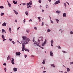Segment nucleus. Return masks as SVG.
<instances>
[{
	"label": "nucleus",
	"instance_id": "1",
	"mask_svg": "<svg viewBox=\"0 0 73 73\" xmlns=\"http://www.w3.org/2000/svg\"><path fill=\"white\" fill-rule=\"evenodd\" d=\"M22 38L23 39L21 41V43L22 44V50L23 52H24L25 50V51L29 52V50L25 48V44H27L29 42V41H30V39L25 36H23Z\"/></svg>",
	"mask_w": 73,
	"mask_h": 73
},
{
	"label": "nucleus",
	"instance_id": "2",
	"mask_svg": "<svg viewBox=\"0 0 73 73\" xmlns=\"http://www.w3.org/2000/svg\"><path fill=\"white\" fill-rule=\"evenodd\" d=\"M35 38H33V42H35ZM34 44L35 46H36V45H37V46H39L42 49H44L43 47H41V45H39L38 43V44L35 41V42L34 43Z\"/></svg>",
	"mask_w": 73,
	"mask_h": 73
},
{
	"label": "nucleus",
	"instance_id": "3",
	"mask_svg": "<svg viewBox=\"0 0 73 73\" xmlns=\"http://www.w3.org/2000/svg\"><path fill=\"white\" fill-rule=\"evenodd\" d=\"M46 39H45L44 42H42V46H44L45 45V44H46Z\"/></svg>",
	"mask_w": 73,
	"mask_h": 73
},
{
	"label": "nucleus",
	"instance_id": "4",
	"mask_svg": "<svg viewBox=\"0 0 73 73\" xmlns=\"http://www.w3.org/2000/svg\"><path fill=\"white\" fill-rule=\"evenodd\" d=\"M10 60H11L12 64H15V63L14 62V59L13 58H12L11 59H10Z\"/></svg>",
	"mask_w": 73,
	"mask_h": 73
},
{
	"label": "nucleus",
	"instance_id": "5",
	"mask_svg": "<svg viewBox=\"0 0 73 73\" xmlns=\"http://www.w3.org/2000/svg\"><path fill=\"white\" fill-rule=\"evenodd\" d=\"M32 1H30L29 3H27V4L28 5H29V4L31 5H32Z\"/></svg>",
	"mask_w": 73,
	"mask_h": 73
},
{
	"label": "nucleus",
	"instance_id": "6",
	"mask_svg": "<svg viewBox=\"0 0 73 73\" xmlns=\"http://www.w3.org/2000/svg\"><path fill=\"white\" fill-rule=\"evenodd\" d=\"M39 39L40 40V41H43V37L42 36L40 37Z\"/></svg>",
	"mask_w": 73,
	"mask_h": 73
},
{
	"label": "nucleus",
	"instance_id": "7",
	"mask_svg": "<svg viewBox=\"0 0 73 73\" xmlns=\"http://www.w3.org/2000/svg\"><path fill=\"white\" fill-rule=\"evenodd\" d=\"M6 33V31H5L4 29H2V33Z\"/></svg>",
	"mask_w": 73,
	"mask_h": 73
},
{
	"label": "nucleus",
	"instance_id": "8",
	"mask_svg": "<svg viewBox=\"0 0 73 73\" xmlns=\"http://www.w3.org/2000/svg\"><path fill=\"white\" fill-rule=\"evenodd\" d=\"M2 25L3 26V27H5V26L7 25V23L4 22L2 24Z\"/></svg>",
	"mask_w": 73,
	"mask_h": 73
},
{
	"label": "nucleus",
	"instance_id": "9",
	"mask_svg": "<svg viewBox=\"0 0 73 73\" xmlns=\"http://www.w3.org/2000/svg\"><path fill=\"white\" fill-rule=\"evenodd\" d=\"M60 0H58L55 2V4H60Z\"/></svg>",
	"mask_w": 73,
	"mask_h": 73
},
{
	"label": "nucleus",
	"instance_id": "10",
	"mask_svg": "<svg viewBox=\"0 0 73 73\" xmlns=\"http://www.w3.org/2000/svg\"><path fill=\"white\" fill-rule=\"evenodd\" d=\"M21 54V53L20 52H16V55L17 56H19L20 54Z\"/></svg>",
	"mask_w": 73,
	"mask_h": 73
},
{
	"label": "nucleus",
	"instance_id": "11",
	"mask_svg": "<svg viewBox=\"0 0 73 73\" xmlns=\"http://www.w3.org/2000/svg\"><path fill=\"white\" fill-rule=\"evenodd\" d=\"M50 56H51V57H53V53L52 52L50 51Z\"/></svg>",
	"mask_w": 73,
	"mask_h": 73
},
{
	"label": "nucleus",
	"instance_id": "12",
	"mask_svg": "<svg viewBox=\"0 0 73 73\" xmlns=\"http://www.w3.org/2000/svg\"><path fill=\"white\" fill-rule=\"evenodd\" d=\"M13 3H14V4H16L17 3V1H13Z\"/></svg>",
	"mask_w": 73,
	"mask_h": 73
},
{
	"label": "nucleus",
	"instance_id": "13",
	"mask_svg": "<svg viewBox=\"0 0 73 73\" xmlns=\"http://www.w3.org/2000/svg\"><path fill=\"white\" fill-rule=\"evenodd\" d=\"M13 70L14 72H16V71H17V69L16 68H13Z\"/></svg>",
	"mask_w": 73,
	"mask_h": 73
},
{
	"label": "nucleus",
	"instance_id": "14",
	"mask_svg": "<svg viewBox=\"0 0 73 73\" xmlns=\"http://www.w3.org/2000/svg\"><path fill=\"white\" fill-rule=\"evenodd\" d=\"M56 13H57L58 14V15H60V13H61V12L60 11H56Z\"/></svg>",
	"mask_w": 73,
	"mask_h": 73
},
{
	"label": "nucleus",
	"instance_id": "15",
	"mask_svg": "<svg viewBox=\"0 0 73 73\" xmlns=\"http://www.w3.org/2000/svg\"><path fill=\"white\" fill-rule=\"evenodd\" d=\"M50 31H51L50 29H49V28H48V29L47 30V32H50Z\"/></svg>",
	"mask_w": 73,
	"mask_h": 73
},
{
	"label": "nucleus",
	"instance_id": "16",
	"mask_svg": "<svg viewBox=\"0 0 73 73\" xmlns=\"http://www.w3.org/2000/svg\"><path fill=\"white\" fill-rule=\"evenodd\" d=\"M63 17H66V14L65 13H63Z\"/></svg>",
	"mask_w": 73,
	"mask_h": 73
},
{
	"label": "nucleus",
	"instance_id": "17",
	"mask_svg": "<svg viewBox=\"0 0 73 73\" xmlns=\"http://www.w3.org/2000/svg\"><path fill=\"white\" fill-rule=\"evenodd\" d=\"M15 13L16 14V15H17V14H18V13L17 12V11H16L14 10H13Z\"/></svg>",
	"mask_w": 73,
	"mask_h": 73
},
{
	"label": "nucleus",
	"instance_id": "18",
	"mask_svg": "<svg viewBox=\"0 0 73 73\" xmlns=\"http://www.w3.org/2000/svg\"><path fill=\"white\" fill-rule=\"evenodd\" d=\"M0 8H1V9H4V7L3 6H1L0 7Z\"/></svg>",
	"mask_w": 73,
	"mask_h": 73
},
{
	"label": "nucleus",
	"instance_id": "19",
	"mask_svg": "<svg viewBox=\"0 0 73 73\" xmlns=\"http://www.w3.org/2000/svg\"><path fill=\"white\" fill-rule=\"evenodd\" d=\"M25 13L27 16H28L29 14H28V11H26L25 12Z\"/></svg>",
	"mask_w": 73,
	"mask_h": 73
},
{
	"label": "nucleus",
	"instance_id": "20",
	"mask_svg": "<svg viewBox=\"0 0 73 73\" xmlns=\"http://www.w3.org/2000/svg\"><path fill=\"white\" fill-rule=\"evenodd\" d=\"M4 15V13H1V16H3V15Z\"/></svg>",
	"mask_w": 73,
	"mask_h": 73
},
{
	"label": "nucleus",
	"instance_id": "21",
	"mask_svg": "<svg viewBox=\"0 0 73 73\" xmlns=\"http://www.w3.org/2000/svg\"><path fill=\"white\" fill-rule=\"evenodd\" d=\"M2 38H3V39L4 38H5V36H4V35H2Z\"/></svg>",
	"mask_w": 73,
	"mask_h": 73
},
{
	"label": "nucleus",
	"instance_id": "22",
	"mask_svg": "<svg viewBox=\"0 0 73 73\" xmlns=\"http://www.w3.org/2000/svg\"><path fill=\"white\" fill-rule=\"evenodd\" d=\"M8 5L9 7H11V6H12V5H11V4L9 3H8Z\"/></svg>",
	"mask_w": 73,
	"mask_h": 73
},
{
	"label": "nucleus",
	"instance_id": "23",
	"mask_svg": "<svg viewBox=\"0 0 73 73\" xmlns=\"http://www.w3.org/2000/svg\"><path fill=\"white\" fill-rule=\"evenodd\" d=\"M70 33L71 35H73V32L72 31H71L70 32Z\"/></svg>",
	"mask_w": 73,
	"mask_h": 73
},
{
	"label": "nucleus",
	"instance_id": "24",
	"mask_svg": "<svg viewBox=\"0 0 73 73\" xmlns=\"http://www.w3.org/2000/svg\"><path fill=\"white\" fill-rule=\"evenodd\" d=\"M67 72H70V69H69V68H67Z\"/></svg>",
	"mask_w": 73,
	"mask_h": 73
},
{
	"label": "nucleus",
	"instance_id": "25",
	"mask_svg": "<svg viewBox=\"0 0 73 73\" xmlns=\"http://www.w3.org/2000/svg\"><path fill=\"white\" fill-rule=\"evenodd\" d=\"M55 20L56 21V23H58V22L59 21V20H58V19H55Z\"/></svg>",
	"mask_w": 73,
	"mask_h": 73
},
{
	"label": "nucleus",
	"instance_id": "26",
	"mask_svg": "<svg viewBox=\"0 0 73 73\" xmlns=\"http://www.w3.org/2000/svg\"><path fill=\"white\" fill-rule=\"evenodd\" d=\"M45 59H44L43 60V62H42V64H45Z\"/></svg>",
	"mask_w": 73,
	"mask_h": 73
},
{
	"label": "nucleus",
	"instance_id": "27",
	"mask_svg": "<svg viewBox=\"0 0 73 73\" xmlns=\"http://www.w3.org/2000/svg\"><path fill=\"white\" fill-rule=\"evenodd\" d=\"M51 66H53L54 68L55 66H54V65L53 64H51Z\"/></svg>",
	"mask_w": 73,
	"mask_h": 73
},
{
	"label": "nucleus",
	"instance_id": "28",
	"mask_svg": "<svg viewBox=\"0 0 73 73\" xmlns=\"http://www.w3.org/2000/svg\"><path fill=\"white\" fill-rule=\"evenodd\" d=\"M9 58H10V56H9L7 58V60H9Z\"/></svg>",
	"mask_w": 73,
	"mask_h": 73
},
{
	"label": "nucleus",
	"instance_id": "29",
	"mask_svg": "<svg viewBox=\"0 0 73 73\" xmlns=\"http://www.w3.org/2000/svg\"><path fill=\"white\" fill-rule=\"evenodd\" d=\"M9 32H10L11 33V28H9Z\"/></svg>",
	"mask_w": 73,
	"mask_h": 73
},
{
	"label": "nucleus",
	"instance_id": "30",
	"mask_svg": "<svg viewBox=\"0 0 73 73\" xmlns=\"http://www.w3.org/2000/svg\"><path fill=\"white\" fill-rule=\"evenodd\" d=\"M51 44H53V43L54 42H53V40H51Z\"/></svg>",
	"mask_w": 73,
	"mask_h": 73
},
{
	"label": "nucleus",
	"instance_id": "31",
	"mask_svg": "<svg viewBox=\"0 0 73 73\" xmlns=\"http://www.w3.org/2000/svg\"><path fill=\"white\" fill-rule=\"evenodd\" d=\"M9 41H12V38H9Z\"/></svg>",
	"mask_w": 73,
	"mask_h": 73
},
{
	"label": "nucleus",
	"instance_id": "32",
	"mask_svg": "<svg viewBox=\"0 0 73 73\" xmlns=\"http://www.w3.org/2000/svg\"><path fill=\"white\" fill-rule=\"evenodd\" d=\"M38 2L39 3H41V0H39Z\"/></svg>",
	"mask_w": 73,
	"mask_h": 73
},
{
	"label": "nucleus",
	"instance_id": "33",
	"mask_svg": "<svg viewBox=\"0 0 73 73\" xmlns=\"http://www.w3.org/2000/svg\"><path fill=\"white\" fill-rule=\"evenodd\" d=\"M70 65H72V64H73V62H71L70 63Z\"/></svg>",
	"mask_w": 73,
	"mask_h": 73
},
{
	"label": "nucleus",
	"instance_id": "34",
	"mask_svg": "<svg viewBox=\"0 0 73 73\" xmlns=\"http://www.w3.org/2000/svg\"><path fill=\"white\" fill-rule=\"evenodd\" d=\"M64 6H65V7H66V3H64Z\"/></svg>",
	"mask_w": 73,
	"mask_h": 73
},
{
	"label": "nucleus",
	"instance_id": "35",
	"mask_svg": "<svg viewBox=\"0 0 73 73\" xmlns=\"http://www.w3.org/2000/svg\"><path fill=\"white\" fill-rule=\"evenodd\" d=\"M42 27H43V26H44V22H42Z\"/></svg>",
	"mask_w": 73,
	"mask_h": 73
},
{
	"label": "nucleus",
	"instance_id": "36",
	"mask_svg": "<svg viewBox=\"0 0 73 73\" xmlns=\"http://www.w3.org/2000/svg\"><path fill=\"white\" fill-rule=\"evenodd\" d=\"M38 42L39 43L40 42V40L39 39L38 40Z\"/></svg>",
	"mask_w": 73,
	"mask_h": 73
},
{
	"label": "nucleus",
	"instance_id": "37",
	"mask_svg": "<svg viewBox=\"0 0 73 73\" xmlns=\"http://www.w3.org/2000/svg\"><path fill=\"white\" fill-rule=\"evenodd\" d=\"M4 70H5V72H7V69L6 68H5Z\"/></svg>",
	"mask_w": 73,
	"mask_h": 73
},
{
	"label": "nucleus",
	"instance_id": "38",
	"mask_svg": "<svg viewBox=\"0 0 73 73\" xmlns=\"http://www.w3.org/2000/svg\"><path fill=\"white\" fill-rule=\"evenodd\" d=\"M58 48L59 49H61V47H60V46H58Z\"/></svg>",
	"mask_w": 73,
	"mask_h": 73
},
{
	"label": "nucleus",
	"instance_id": "39",
	"mask_svg": "<svg viewBox=\"0 0 73 73\" xmlns=\"http://www.w3.org/2000/svg\"><path fill=\"white\" fill-rule=\"evenodd\" d=\"M23 23H25V19H24L23 20Z\"/></svg>",
	"mask_w": 73,
	"mask_h": 73
},
{
	"label": "nucleus",
	"instance_id": "40",
	"mask_svg": "<svg viewBox=\"0 0 73 73\" xmlns=\"http://www.w3.org/2000/svg\"><path fill=\"white\" fill-rule=\"evenodd\" d=\"M48 5H46V8H48Z\"/></svg>",
	"mask_w": 73,
	"mask_h": 73
},
{
	"label": "nucleus",
	"instance_id": "41",
	"mask_svg": "<svg viewBox=\"0 0 73 73\" xmlns=\"http://www.w3.org/2000/svg\"><path fill=\"white\" fill-rule=\"evenodd\" d=\"M38 20H40V19H40V18H41V17H38Z\"/></svg>",
	"mask_w": 73,
	"mask_h": 73
},
{
	"label": "nucleus",
	"instance_id": "42",
	"mask_svg": "<svg viewBox=\"0 0 73 73\" xmlns=\"http://www.w3.org/2000/svg\"><path fill=\"white\" fill-rule=\"evenodd\" d=\"M30 21H32V19H30V20L29 21V22H30Z\"/></svg>",
	"mask_w": 73,
	"mask_h": 73
},
{
	"label": "nucleus",
	"instance_id": "43",
	"mask_svg": "<svg viewBox=\"0 0 73 73\" xmlns=\"http://www.w3.org/2000/svg\"><path fill=\"white\" fill-rule=\"evenodd\" d=\"M22 4H23V5H26V4H25V3H22Z\"/></svg>",
	"mask_w": 73,
	"mask_h": 73
},
{
	"label": "nucleus",
	"instance_id": "44",
	"mask_svg": "<svg viewBox=\"0 0 73 73\" xmlns=\"http://www.w3.org/2000/svg\"><path fill=\"white\" fill-rule=\"evenodd\" d=\"M62 52H63V53H64L66 52L64 51H62Z\"/></svg>",
	"mask_w": 73,
	"mask_h": 73
},
{
	"label": "nucleus",
	"instance_id": "45",
	"mask_svg": "<svg viewBox=\"0 0 73 73\" xmlns=\"http://www.w3.org/2000/svg\"><path fill=\"white\" fill-rule=\"evenodd\" d=\"M27 33H29V31L28 30V31H27Z\"/></svg>",
	"mask_w": 73,
	"mask_h": 73
},
{
	"label": "nucleus",
	"instance_id": "46",
	"mask_svg": "<svg viewBox=\"0 0 73 73\" xmlns=\"http://www.w3.org/2000/svg\"><path fill=\"white\" fill-rule=\"evenodd\" d=\"M25 58H26V57H27V55H25Z\"/></svg>",
	"mask_w": 73,
	"mask_h": 73
},
{
	"label": "nucleus",
	"instance_id": "47",
	"mask_svg": "<svg viewBox=\"0 0 73 73\" xmlns=\"http://www.w3.org/2000/svg\"><path fill=\"white\" fill-rule=\"evenodd\" d=\"M51 23H52V24H53V21H52V20L51 21Z\"/></svg>",
	"mask_w": 73,
	"mask_h": 73
},
{
	"label": "nucleus",
	"instance_id": "48",
	"mask_svg": "<svg viewBox=\"0 0 73 73\" xmlns=\"http://www.w3.org/2000/svg\"><path fill=\"white\" fill-rule=\"evenodd\" d=\"M12 43H13V44H15V42H14V41H12Z\"/></svg>",
	"mask_w": 73,
	"mask_h": 73
},
{
	"label": "nucleus",
	"instance_id": "49",
	"mask_svg": "<svg viewBox=\"0 0 73 73\" xmlns=\"http://www.w3.org/2000/svg\"><path fill=\"white\" fill-rule=\"evenodd\" d=\"M34 29H35L36 30H37V27H34Z\"/></svg>",
	"mask_w": 73,
	"mask_h": 73
},
{
	"label": "nucleus",
	"instance_id": "50",
	"mask_svg": "<svg viewBox=\"0 0 73 73\" xmlns=\"http://www.w3.org/2000/svg\"><path fill=\"white\" fill-rule=\"evenodd\" d=\"M51 45L52 46H53V43H51Z\"/></svg>",
	"mask_w": 73,
	"mask_h": 73
},
{
	"label": "nucleus",
	"instance_id": "51",
	"mask_svg": "<svg viewBox=\"0 0 73 73\" xmlns=\"http://www.w3.org/2000/svg\"><path fill=\"white\" fill-rule=\"evenodd\" d=\"M3 39V41H5V40H6V39H5L4 38Z\"/></svg>",
	"mask_w": 73,
	"mask_h": 73
},
{
	"label": "nucleus",
	"instance_id": "52",
	"mask_svg": "<svg viewBox=\"0 0 73 73\" xmlns=\"http://www.w3.org/2000/svg\"><path fill=\"white\" fill-rule=\"evenodd\" d=\"M42 12H44V10L43 9L42 10Z\"/></svg>",
	"mask_w": 73,
	"mask_h": 73
},
{
	"label": "nucleus",
	"instance_id": "53",
	"mask_svg": "<svg viewBox=\"0 0 73 73\" xmlns=\"http://www.w3.org/2000/svg\"><path fill=\"white\" fill-rule=\"evenodd\" d=\"M48 1L50 2V1H51V0H48Z\"/></svg>",
	"mask_w": 73,
	"mask_h": 73
},
{
	"label": "nucleus",
	"instance_id": "54",
	"mask_svg": "<svg viewBox=\"0 0 73 73\" xmlns=\"http://www.w3.org/2000/svg\"><path fill=\"white\" fill-rule=\"evenodd\" d=\"M3 65H6V63H4Z\"/></svg>",
	"mask_w": 73,
	"mask_h": 73
},
{
	"label": "nucleus",
	"instance_id": "55",
	"mask_svg": "<svg viewBox=\"0 0 73 73\" xmlns=\"http://www.w3.org/2000/svg\"><path fill=\"white\" fill-rule=\"evenodd\" d=\"M46 72V71H43V73H45Z\"/></svg>",
	"mask_w": 73,
	"mask_h": 73
},
{
	"label": "nucleus",
	"instance_id": "56",
	"mask_svg": "<svg viewBox=\"0 0 73 73\" xmlns=\"http://www.w3.org/2000/svg\"><path fill=\"white\" fill-rule=\"evenodd\" d=\"M15 22H17V20L16 19L15 20Z\"/></svg>",
	"mask_w": 73,
	"mask_h": 73
},
{
	"label": "nucleus",
	"instance_id": "57",
	"mask_svg": "<svg viewBox=\"0 0 73 73\" xmlns=\"http://www.w3.org/2000/svg\"><path fill=\"white\" fill-rule=\"evenodd\" d=\"M50 21H52V19H51V17H50Z\"/></svg>",
	"mask_w": 73,
	"mask_h": 73
},
{
	"label": "nucleus",
	"instance_id": "58",
	"mask_svg": "<svg viewBox=\"0 0 73 73\" xmlns=\"http://www.w3.org/2000/svg\"><path fill=\"white\" fill-rule=\"evenodd\" d=\"M31 57H35V56H33V55H32L31 56Z\"/></svg>",
	"mask_w": 73,
	"mask_h": 73
},
{
	"label": "nucleus",
	"instance_id": "59",
	"mask_svg": "<svg viewBox=\"0 0 73 73\" xmlns=\"http://www.w3.org/2000/svg\"><path fill=\"white\" fill-rule=\"evenodd\" d=\"M39 21H40V22H41V19L39 20Z\"/></svg>",
	"mask_w": 73,
	"mask_h": 73
},
{
	"label": "nucleus",
	"instance_id": "60",
	"mask_svg": "<svg viewBox=\"0 0 73 73\" xmlns=\"http://www.w3.org/2000/svg\"><path fill=\"white\" fill-rule=\"evenodd\" d=\"M29 7L30 8H31V7H32V6H30V5H29Z\"/></svg>",
	"mask_w": 73,
	"mask_h": 73
},
{
	"label": "nucleus",
	"instance_id": "61",
	"mask_svg": "<svg viewBox=\"0 0 73 73\" xmlns=\"http://www.w3.org/2000/svg\"><path fill=\"white\" fill-rule=\"evenodd\" d=\"M7 2H8V4L9 3V1H8V0H7Z\"/></svg>",
	"mask_w": 73,
	"mask_h": 73
},
{
	"label": "nucleus",
	"instance_id": "62",
	"mask_svg": "<svg viewBox=\"0 0 73 73\" xmlns=\"http://www.w3.org/2000/svg\"><path fill=\"white\" fill-rule=\"evenodd\" d=\"M20 28V27H19L17 29H17V30H18V31H19V28Z\"/></svg>",
	"mask_w": 73,
	"mask_h": 73
},
{
	"label": "nucleus",
	"instance_id": "63",
	"mask_svg": "<svg viewBox=\"0 0 73 73\" xmlns=\"http://www.w3.org/2000/svg\"><path fill=\"white\" fill-rule=\"evenodd\" d=\"M27 8H29V6H28V5H27Z\"/></svg>",
	"mask_w": 73,
	"mask_h": 73
},
{
	"label": "nucleus",
	"instance_id": "64",
	"mask_svg": "<svg viewBox=\"0 0 73 73\" xmlns=\"http://www.w3.org/2000/svg\"><path fill=\"white\" fill-rule=\"evenodd\" d=\"M17 42H19V40H17Z\"/></svg>",
	"mask_w": 73,
	"mask_h": 73
}]
</instances>
